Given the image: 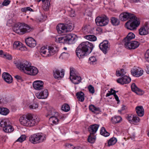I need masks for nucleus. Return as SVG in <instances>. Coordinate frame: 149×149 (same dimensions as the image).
I'll list each match as a JSON object with an SVG mask.
<instances>
[{"mask_svg":"<svg viewBox=\"0 0 149 149\" xmlns=\"http://www.w3.org/2000/svg\"><path fill=\"white\" fill-rule=\"evenodd\" d=\"M14 63L16 65H31L30 61L22 59L15 60Z\"/></svg>","mask_w":149,"mask_h":149,"instance_id":"obj_17","label":"nucleus"},{"mask_svg":"<svg viewBox=\"0 0 149 149\" xmlns=\"http://www.w3.org/2000/svg\"><path fill=\"white\" fill-rule=\"evenodd\" d=\"M61 55L62 56H63L64 58L68 57L69 56V54L67 53H63L61 54Z\"/></svg>","mask_w":149,"mask_h":149,"instance_id":"obj_58","label":"nucleus"},{"mask_svg":"<svg viewBox=\"0 0 149 149\" xmlns=\"http://www.w3.org/2000/svg\"><path fill=\"white\" fill-rule=\"evenodd\" d=\"M65 32L72 31L73 29L72 26L70 24H65Z\"/></svg>","mask_w":149,"mask_h":149,"instance_id":"obj_43","label":"nucleus"},{"mask_svg":"<svg viewBox=\"0 0 149 149\" xmlns=\"http://www.w3.org/2000/svg\"><path fill=\"white\" fill-rule=\"evenodd\" d=\"M88 89L91 93L93 94L95 92L94 88L92 85H90L88 87Z\"/></svg>","mask_w":149,"mask_h":149,"instance_id":"obj_53","label":"nucleus"},{"mask_svg":"<svg viewBox=\"0 0 149 149\" xmlns=\"http://www.w3.org/2000/svg\"><path fill=\"white\" fill-rule=\"evenodd\" d=\"M96 31H98L99 33L101 32L102 31V29L100 27H98L96 29Z\"/></svg>","mask_w":149,"mask_h":149,"instance_id":"obj_61","label":"nucleus"},{"mask_svg":"<svg viewBox=\"0 0 149 149\" xmlns=\"http://www.w3.org/2000/svg\"><path fill=\"white\" fill-rule=\"evenodd\" d=\"M149 32V29L147 26H143L139 29V34L141 35H145Z\"/></svg>","mask_w":149,"mask_h":149,"instance_id":"obj_24","label":"nucleus"},{"mask_svg":"<svg viewBox=\"0 0 149 149\" xmlns=\"http://www.w3.org/2000/svg\"><path fill=\"white\" fill-rule=\"evenodd\" d=\"M111 22L112 24L113 25H118L119 24V20L117 18L114 17L111 18Z\"/></svg>","mask_w":149,"mask_h":149,"instance_id":"obj_41","label":"nucleus"},{"mask_svg":"<svg viewBox=\"0 0 149 149\" xmlns=\"http://www.w3.org/2000/svg\"><path fill=\"white\" fill-rule=\"evenodd\" d=\"M22 47V43L19 41H15L13 44V48L14 49L20 50Z\"/></svg>","mask_w":149,"mask_h":149,"instance_id":"obj_33","label":"nucleus"},{"mask_svg":"<svg viewBox=\"0 0 149 149\" xmlns=\"http://www.w3.org/2000/svg\"><path fill=\"white\" fill-rule=\"evenodd\" d=\"M99 125L97 124H94L90 125L88 128V130L90 134L94 135L97 131Z\"/></svg>","mask_w":149,"mask_h":149,"instance_id":"obj_21","label":"nucleus"},{"mask_svg":"<svg viewBox=\"0 0 149 149\" xmlns=\"http://www.w3.org/2000/svg\"><path fill=\"white\" fill-rule=\"evenodd\" d=\"M145 57L146 61L149 62V49L146 51L145 54Z\"/></svg>","mask_w":149,"mask_h":149,"instance_id":"obj_54","label":"nucleus"},{"mask_svg":"<svg viewBox=\"0 0 149 149\" xmlns=\"http://www.w3.org/2000/svg\"><path fill=\"white\" fill-rule=\"evenodd\" d=\"M38 2L42 1L43 3L42 7L43 9L46 11L48 10L50 5L49 0H38Z\"/></svg>","mask_w":149,"mask_h":149,"instance_id":"obj_25","label":"nucleus"},{"mask_svg":"<svg viewBox=\"0 0 149 149\" xmlns=\"http://www.w3.org/2000/svg\"><path fill=\"white\" fill-rule=\"evenodd\" d=\"M117 141V139L115 137H113L110 139L108 142V146H110L114 145L116 142Z\"/></svg>","mask_w":149,"mask_h":149,"instance_id":"obj_39","label":"nucleus"},{"mask_svg":"<svg viewBox=\"0 0 149 149\" xmlns=\"http://www.w3.org/2000/svg\"><path fill=\"white\" fill-rule=\"evenodd\" d=\"M90 26L88 25H84L82 28L83 31L84 33H86L88 31L89 29L90 28Z\"/></svg>","mask_w":149,"mask_h":149,"instance_id":"obj_49","label":"nucleus"},{"mask_svg":"<svg viewBox=\"0 0 149 149\" xmlns=\"http://www.w3.org/2000/svg\"><path fill=\"white\" fill-rule=\"evenodd\" d=\"M97 25L99 26H104L107 25L108 23V19L105 15L101 17H97L95 19Z\"/></svg>","mask_w":149,"mask_h":149,"instance_id":"obj_9","label":"nucleus"},{"mask_svg":"<svg viewBox=\"0 0 149 149\" xmlns=\"http://www.w3.org/2000/svg\"><path fill=\"white\" fill-rule=\"evenodd\" d=\"M135 35L132 33H130L125 38L123 41L124 45L126 44V42L128 43L131 42V40L134 38Z\"/></svg>","mask_w":149,"mask_h":149,"instance_id":"obj_22","label":"nucleus"},{"mask_svg":"<svg viewBox=\"0 0 149 149\" xmlns=\"http://www.w3.org/2000/svg\"><path fill=\"white\" fill-rule=\"evenodd\" d=\"M64 70L61 69V71L59 70L55 69L53 70V76L54 78L56 79H59L64 77Z\"/></svg>","mask_w":149,"mask_h":149,"instance_id":"obj_12","label":"nucleus"},{"mask_svg":"<svg viewBox=\"0 0 149 149\" xmlns=\"http://www.w3.org/2000/svg\"><path fill=\"white\" fill-rule=\"evenodd\" d=\"M58 51V47L56 46L53 45L49 46L48 49L45 47H42L40 52L42 56L47 57L54 54Z\"/></svg>","mask_w":149,"mask_h":149,"instance_id":"obj_5","label":"nucleus"},{"mask_svg":"<svg viewBox=\"0 0 149 149\" xmlns=\"http://www.w3.org/2000/svg\"><path fill=\"white\" fill-rule=\"evenodd\" d=\"M9 121L8 120H2L0 123V126L3 128L7 125Z\"/></svg>","mask_w":149,"mask_h":149,"instance_id":"obj_44","label":"nucleus"},{"mask_svg":"<svg viewBox=\"0 0 149 149\" xmlns=\"http://www.w3.org/2000/svg\"><path fill=\"white\" fill-rule=\"evenodd\" d=\"M127 119L131 123H137L139 122L140 119L138 116L133 115H130L127 117Z\"/></svg>","mask_w":149,"mask_h":149,"instance_id":"obj_19","label":"nucleus"},{"mask_svg":"<svg viewBox=\"0 0 149 149\" xmlns=\"http://www.w3.org/2000/svg\"><path fill=\"white\" fill-rule=\"evenodd\" d=\"M139 40L140 41V42L142 43H144L146 41L145 40L144 38H143V39L142 38H140L139 39Z\"/></svg>","mask_w":149,"mask_h":149,"instance_id":"obj_63","label":"nucleus"},{"mask_svg":"<svg viewBox=\"0 0 149 149\" xmlns=\"http://www.w3.org/2000/svg\"><path fill=\"white\" fill-rule=\"evenodd\" d=\"M46 139V135L42 133H38L30 136L29 141L31 143L36 144L43 142Z\"/></svg>","mask_w":149,"mask_h":149,"instance_id":"obj_8","label":"nucleus"},{"mask_svg":"<svg viewBox=\"0 0 149 149\" xmlns=\"http://www.w3.org/2000/svg\"><path fill=\"white\" fill-rule=\"evenodd\" d=\"M109 42L108 41L105 40L101 43L99 45V47L100 49L105 54H106L109 48L108 47Z\"/></svg>","mask_w":149,"mask_h":149,"instance_id":"obj_13","label":"nucleus"},{"mask_svg":"<svg viewBox=\"0 0 149 149\" xmlns=\"http://www.w3.org/2000/svg\"><path fill=\"white\" fill-rule=\"evenodd\" d=\"M17 27H14L13 30L15 32L20 34L29 32L32 29L30 26L24 23L20 24Z\"/></svg>","mask_w":149,"mask_h":149,"instance_id":"obj_7","label":"nucleus"},{"mask_svg":"<svg viewBox=\"0 0 149 149\" xmlns=\"http://www.w3.org/2000/svg\"><path fill=\"white\" fill-rule=\"evenodd\" d=\"M21 11L22 13H26L27 11H29L30 12H33L34 10L30 7H27L22 8L21 9Z\"/></svg>","mask_w":149,"mask_h":149,"instance_id":"obj_38","label":"nucleus"},{"mask_svg":"<svg viewBox=\"0 0 149 149\" xmlns=\"http://www.w3.org/2000/svg\"><path fill=\"white\" fill-rule=\"evenodd\" d=\"M100 134L103 136L107 137L110 134L107 132L104 127H102L100 130Z\"/></svg>","mask_w":149,"mask_h":149,"instance_id":"obj_40","label":"nucleus"},{"mask_svg":"<svg viewBox=\"0 0 149 149\" xmlns=\"http://www.w3.org/2000/svg\"><path fill=\"white\" fill-rule=\"evenodd\" d=\"M2 77L4 80L7 83L10 84L12 82L13 78L9 73L3 72L2 74Z\"/></svg>","mask_w":149,"mask_h":149,"instance_id":"obj_20","label":"nucleus"},{"mask_svg":"<svg viewBox=\"0 0 149 149\" xmlns=\"http://www.w3.org/2000/svg\"><path fill=\"white\" fill-rule=\"evenodd\" d=\"M119 18L122 21H126L130 19L125 24V27L131 30L136 29L140 24V22L134 14L127 12H124L120 14Z\"/></svg>","mask_w":149,"mask_h":149,"instance_id":"obj_1","label":"nucleus"},{"mask_svg":"<svg viewBox=\"0 0 149 149\" xmlns=\"http://www.w3.org/2000/svg\"><path fill=\"white\" fill-rule=\"evenodd\" d=\"M26 138V136L25 135H21L17 140V141H19L20 142H22L24 141Z\"/></svg>","mask_w":149,"mask_h":149,"instance_id":"obj_50","label":"nucleus"},{"mask_svg":"<svg viewBox=\"0 0 149 149\" xmlns=\"http://www.w3.org/2000/svg\"><path fill=\"white\" fill-rule=\"evenodd\" d=\"M15 78L19 81H23L22 77L19 75H16L14 76Z\"/></svg>","mask_w":149,"mask_h":149,"instance_id":"obj_56","label":"nucleus"},{"mask_svg":"<svg viewBox=\"0 0 149 149\" xmlns=\"http://www.w3.org/2000/svg\"><path fill=\"white\" fill-rule=\"evenodd\" d=\"M5 54V53H3V51L2 50H0V56L3 57V55H4Z\"/></svg>","mask_w":149,"mask_h":149,"instance_id":"obj_62","label":"nucleus"},{"mask_svg":"<svg viewBox=\"0 0 149 149\" xmlns=\"http://www.w3.org/2000/svg\"><path fill=\"white\" fill-rule=\"evenodd\" d=\"M140 43L136 41H131L128 43L126 42L124 45L125 48L129 49H134L137 48L140 45Z\"/></svg>","mask_w":149,"mask_h":149,"instance_id":"obj_11","label":"nucleus"},{"mask_svg":"<svg viewBox=\"0 0 149 149\" xmlns=\"http://www.w3.org/2000/svg\"><path fill=\"white\" fill-rule=\"evenodd\" d=\"M77 98L79 101L83 102L84 100V94L81 91L77 92L76 94Z\"/></svg>","mask_w":149,"mask_h":149,"instance_id":"obj_30","label":"nucleus"},{"mask_svg":"<svg viewBox=\"0 0 149 149\" xmlns=\"http://www.w3.org/2000/svg\"><path fill=\"white\" fill-rule=\"evenodd\" d=\"M61 109L65 111H68L70 109L69 106L67 104H64L62 106Z\"/></svg>","mask_w":149,"mask_h":149,"instance_id":"obj_45","label":"nucleus"},{"mask_svg":"<svg viewBox=\"0 0 149 149\" xmlns=\"http://www.w3.org/2000/svg\"><path fill=\"white\" fill-rule=\"evenodd\" d=\"M76 36L72 33H69L65 35L64 37L57 36L56 38L57 42L59 43L72 44L75 42Z\"/></svg>","mask_w":149,"mask_h":149,"instance_id":"obj_4","label":"nucleus"},{"mask_svg":"<svg viewBox=\"0 0 149 149\" xmlns=\"http://www.w3.org/2000/svg\"><path fill=\"white\" fill-rule=\"evenodd\" d=\"M122 120V118L119 116H116L112 117L111 121L113 124H116L120 122Z\"/></svg>","mask_w":149,"mask_h":149,"instance_id":"obj_31","label":"nucleus"},{"mask_svg":"<svg viewBox=\"0 0 149 149\" xmlns=\"http://www.w3.org/2000/svg\"><path fill=\"white\" fill-rule=\"evenodd\" d=\"M93 47V45L91 43L88 41L83 42L77 48L76 50V55L79 58H83L86 52L90 53L91 52Z\"/></svg>","mask_w":149,"mask_h":149,"instance_id":"obj_2","label":"nucleus"},{"mask_svg":"<svg viewBox=\"0 0 149 149\" xmlns=\"http://www.w3.org/2000/svg\"><path fill=\"white\" fill-rule=\"evenodd\" d=\"M114 97L115 98L116 100L118 102H120V100L119 99L117 95L116 94H115L113 95Z\"/></svg>","mask_w":149,"mask_h":149,"instance_id":"obj_59","label":"nucleus"},{"mask_svg":"<svg viewBox=\"0 0 149 149\" xmlns=\"http://www.w3.org/2000/svg\"><path fill=\"white\" fill-rule=\"evenodd\" d=\"M40 120L37 116L31 114L23 115L20 117L19 121L21 124L26 126L31 127L37 125Z\"/></svg>","mask_w":149,"mask_h":149,"instance_id":"obj_3","label":"nucleus"},{"mask_svg":"<svg viewBox=\"0 0 149 149\" xmlns=\"http://www.w3.org/2000/svg\"><path fill=\"white\" fill-rule=\"evenodd\" d=\"M50 122L52 123L53 124L56 125L58 123V120L57 118L55 116L52 117H50L49 118Z\"/></svg>","mask_w":149,"mask_h":149,"instance_id":"obj_34","label":"nucleus"},{"mask_svg":"<svg viewBox=\"0 0 149 149\" xmlns=\"http://www.w3.org/2000/svg\"><path fill=\"white\" fill-rule=\"evenodd\" d=\"M73 78H71L70 77V79L72 81L74 84H78L81 81V78L80 77L78 76L77 75L73 76Z\"/></svg>","mask_w":149,"mask_h":149,"instance_id":"obj_29","label":"nucleus"},{"mask_svg":"<svg viewBox=\"0 0 149 149\" xmlns=\"http://www.w3.org/2000/svg\"><path fill=\"white\" fill-rule=\"evenodd\" d=\"M88 62L91 65H95L97 64V61L96 58L93 56L89 58Z\"/></svg>","mask_w":149,"mask_h":149,"instance_id":"obj_35","label":"nucleus"},{"mask_svg":"<svg viewBox=\"0 0 149 149\" xmlns=\"http://www.w3.org/2000/svg\"><path fill=\"white\" fill-rule=\"evenodd\" d=\"M70 77L72 78V76L77 75V72L76 70L72 67L70 68Z\"/></svg>","mask_w":149,"mask_h":149,"instance_id":"obj_36","label":"nucleus"},{"mask_svg":"<svg viewBox=\"0 0 149 149\" xmlns=\"http://www.w3.org/2000/svg\"><path fill=\"white\" fill-rule=\"evenodd\" d=\"M126 73L123 69H120V70L116 71V74L117 76H123Z\"/></svg>","mask_w":149,"mask_h":149,"instance_id":"obj_42","label":"nucleus"},{"mask_svg":"<svg viewBox=\"0 0 149 149\" xmlns=\"http://www.w3.org/2000/svg\"><path fill=\"white\" fill-rule=\"evenodd\" d=\"M38 107V105L37 103H34L30 105L29 108L31 109H35Z\"/></svg>","mask_w":149,"mask_h":149,"instance_id":"obj_51","label":"nucleus"},{"mask_svg":"<svg viewBox=\"0 0 149 149\" xmlns=\"http://www.w3.org/2000/svg\"><path fill=\"white\" fill-rule=\"evenodd\" d=\"M89 109L92 112H95V111H99V109L98 108L96 107L94 105H90L89 106Z\"/></svg>","mask_w":149,"mask_h":149,"instance_id":"obj_47","label":"nucleus"},{"mask_svg":"<svg viewBox=\"0 0 149 149\" xmlns=\"http://www.w3.org/2000/svg\"><path fill=\"white\" fill-rule=\"evenodd\" d=\"M3 57L9 60H10L12 58V57L11 55L7 53H5L4 55H3Z\"/></svg>","mask_w":149,"mask_h":149,"instance_id":"obj_52","label":"nucleus"},{"mask_svg":"<svg viewBox=\"0 0 149 149\" xmlns=\"http://www.w3.org/2000/svg\"><path fill=\"white\" fill-rule=\"evenodd\" d=\"M21 72L30 75H35L38 72L37 68L33 66H17Z\"/></svg>","mask_w":149,"mask_h":149,"instance_id":"obj_6","label":"nucleus"},{"mask_svg":"<svg viewBox=\"0 0 149 149\" xmlns=\"http://www.w3.org/2000/svg\"><path fill=\"white\" fill-rule=\"evenodd\" d=\"M96 137L94 135H91L88 136V141L91 143H93L95 140Z\"/></svg>","mask_w":149,"mask_h":149,"instance_id":"obj_37","label":"nucleus"},{"mask_svg":"<svg viewBox=\"0 0 149 149\" xmlns=\"http://www.w3.org/2000/svg\"><path fill=\"white\" fill-rule=\"evenodd\" d=\"M49 93L47 89H45L40 92H38L36 94V96L38 99H46L48 96Z\"/></svg>","mask_w":149,"mask_h":149,"instance_id":"obj_14","label":"nucleus"},{"mask_svg":"<svg viewBox=\"0 0 149 149\" xmlns=\"http://www.w3.org/2000/svg\"><path fill=\"white\" fill-rule=\"evenodd\" d=\"M136 110L137 115L140 117L144 114V109L142 106H138L136 108Z\"/></svg>","mask_w":149,"mask_h":149,"instance_id":"obj_26","label":"nucleus"},{"mask_svg":"<svg viewBox=\"0 0 149 149\" xmlns=\"http://www.w3.org/2000/svg\"><path fill=\"white\" fill-rule=\"evenodd\" d=\"M25 41L27 45L31 47H34L36 45V40L32 38L29 37L25 39Z\"/></svg>","mask_w":149,"mask_h":149,"instance_id":"obj_18","label":"nucleus"},{"mask_svg":"<svg viewBox=\"0 0 149 149\" xmlns=\"http://www.w3.org/2000/svg\"><path fill=\"white\" fill-rule=\"evenodd\" d=\"M7 125L3 129V130L6 132L9 133L13 132L14 128L10 125L11 123L9 121L7 123Z\"/></svg>","mask_w":149,"mask_h":149,"instance_id":"obj_28","label":"nucleus"},{"mask_svg":"<svg viewBox=\"0 0 149 149\" xmlns=\"http://www.w3.org/2000/svg\"><path fill=\"white\" fill-rule=\"evenodd\" d=\"M56 29L59 34L65 32V24H58L56 26Z\"/></svg>","mask_w":149,"mask_h":149,"instance_id":"obj_27","label":"nucleus"},{"mask_svg":"<svg viewBox=\"0 0 149 149\" xmlns=\"http://www.w3.org/2000/svg\"><path fill=\"white\" fill-rule=\"evenodd\" d=\"M55 113L56 112L52 110H51L48 112L47 114L46 115V117L49 118L51 117V116L53 117L55 116Z\"/></svg>","mask_w":149,"mask_h":149,"instance_id":"obj_46","label":"nucleus"},{"mask_svg":"<svg viewBox=\"0 0 149 149\" xmlns=\"http://www.w3.org/2000/svg\"><path fill=\"white\" fill-rule=\"evenodd\" d=\"M143 71L141 68L134 66L131 69L130 72L131 75L133 77H138L141 76L143 73Z\"/></svg>","mask_w":149,"mask_h":149,"instance_id":"obj_10","label":"nucleus"},{"mask_svg":"<svg viewBox=\"0 0 149 149\" xmlns=\"http://www.w3.org/2000/svg\"><path fill=\"white\" fill-rule=\"evenodd\" d=\"M9 110L5 108H2L1 114L3 115H6L9 113Z\"/></svg>","mask_w":149,"mask_h":149,"instance_id":"obj_48","label":"nucleus"},{"mask_svg":"<svg viewBox=\"0 0 149 149\" xmlns=\"http://www.w3.org/2000/svg\"><path fill=\"white\" fill-rule=\"evenodd\" d=\"M131 87L132 91L137 94L142 95L144 93V92L138 88L134 83L132 84Z\"/></svg>","mask_w":149,"mask_h":149,"instance_id":"obj_23","label":"nucleus"},{"mask_svg":"<svg viewBox=\"0 0 149 149\" xmlns=\"http://www.w3.org/2000/svg\"><path fill=\"white\" fill-rule=\"evenodd\" d=\"M10 1L9 0H4L2 3L3 6H8L10 4Z\"/></svg>","mask_w":149,"mask_h":149,"instance_id":"obj_57","label":"nucleus"},{"mask_svg":"<svg viewBox=\"0 0 149 149\" xmlns=\"http://www.w3.org/2000/svg\"><path fill=\"white\" fill-rule=\"evenodd\" d=\"M131 3H138L139 2V0H130Z\"/></svg>","mask_w":149,"mask_h":149,"instance_id":"obj_60","label":"nucleus"},{"mask_svg":"<svg viewBox=\"0 0 149 149\" xmlns=\"http://www.w3.org/2000/svg\"><path fill=\"white\" fill-rule=\"evenodd\" d=\"M131 81V78L126 75L122 77L121 78H119L117 80L118 83L121 84L129 83Z\"/></svg>","mask_w":149,"mask_h":149,"instance_id":"obj_15","label":"nucleus"},{"mask_svg":"<svg viewBox=\"0 0 149 149\" xmlns=\"http://www.w3.org/2000/svg\"><path fill=\"white\" fill-rule=\"evenodd\" d=\"M113 88H111L110 91H108V93H107L106 95V97H108L109 96L111 95H113L114 94L113 93Z\"/></svg>","mask_w":149,"mask_h":149,"instance_id":"obj_55","label":"nucleus"},{"mask_svg":"<svg viewBox=\"0 0 149 149\" xmlns=\"http://www.w3.org/2000/svg\"><path fill=\"white\" fill-rule=\"evenodd\" d=\"M84 38L87 40L91 41H94L96 40V37L94 35H86Z\"/></svg>","mask_w":149,"mask_h":149,"instance_id":"obj_32","label":"nucleus"},{"mask_svg":"<svg viewBox=\"0 0 149 149\" xmlns=\"http://www.w3.org/2000/svg\"><path fill=\"white\" fill-rule=\"evenodd\" d=\"M44 83L42 81L37 80L34 81L33 83L34 88L37 90H40L43 89Z\"/></svg>","mask_w":149,"mask_h":149,"instance_id":"obj_16","label":"nucleus"},{"mask_svg":"<svg viewBox=\"0 0 149 149\" xmlns=\"http://www.w3.org/2000/svg\"><path fill=\"white\" fill-rule=\"evenodd\" d=\"M146 71V72L148 74H149V66H147V69Z\"/></svg>","mask_w":149,"mask_h":149,"instance_id":"obj_64","label":"nucleus"}]
</instances>
